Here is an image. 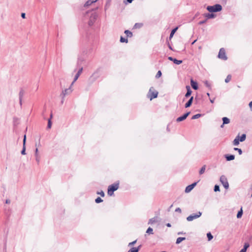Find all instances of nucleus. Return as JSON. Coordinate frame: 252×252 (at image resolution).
<instances>
[{
    "label": "nucleus",
    "instance_id": "nucleus-1",
    "mask_svg": "<svg viewBox=\"0 0 252 252\" xmlns=\"http://www.w3.org/2000/svg\"><path fill=\"white\" fill-rule=\"evenodd\" d=\"M91 13L89 21L88 22L89 25L90 26H92L94 23L95 22V20L97 18V14L96 12L92 10L90 12L88 11L86 12V14H88L89 13Z\"/></svg>",
    "mask_w": 252,
    "mask_h": 252
},
{
    "label": "nucleus",
    "instance_id": "nucleus-2",
    "mask_svg": "<svg viewBox=\"0 0 252 252\" xmlns=\"http://www.w3.org/2000/svg\"><path fill=\"white\" fill-rule=\"evenodd\" d=\"M119 183H116L110 185L108 188V194L110 196H112L114 194V192L119 189Z\"/></svg>",
    "mask_w": 252,
    "mask_h": 252
},
{
    "label": "nucleus",
    "instance_id": "nucleus-3",
    "mask_svg": "<svg viewBox=\"0 0 252 252\" xmlns=\"http://www.w3.org/2000/svg\"><path fill=\"white\" fill-rule=\"evenodd\" d=\"M207 9L210 12H219L221 10L222 6L220 4H216L213 6H208Z\"/></svg>",
    "mask_w": 252,
    "mask_h": 252
},
{
    "label": "nucleus",
    "instance_id": "nucleus-4",
    "mask_svg": "<svg viewBox=\"0 0 252 252\" xmlns=\"http://www.w3.org/2000/svg\"><path fill=\"white\" fill-rule=\"evenodd\" d=\"M202 215V213L200 211L198 212L196 214H192L187 218V220L189 221L193 220L199 218Z\"/></svg>",
    "mask_w": 252,
    "mask_h": 252
},
{
    "label": "nucleus",
    "instance_id": "nucleus-5",
    "mask_svg": "<svg viewBox=\"0 0 252 252\" xmlns=\"http://www.w3.org/2000/svg\"><path fill=\"white\" fill-rule=\"evenodd\" d=\"M153 89V88L151 87L150 89L149 92L148 94V96L149 98H150L151 100L155 98H156L158 96V92L156 91H152Z\"/></svg>",
    "mask_w": 252,
    "mask_h": 252
},
{
    "label": "nucleus",
    "instance_id": "nucleus-6",
    "mask_svg": "<svg viewBox=\"0 0 252 252\" xmlns=\"http://www.w3.org/2000/svg\"><path fill=\"white\" fill-rule=\"evenodd\" d=\"M220 180L224 188L226 189H228L229 188V184L226 177L224 175L221 176Z\"/></svg>",
    "mask_w": 252,
    "mask_h": 252
},
{
    "label": "nucleus",
    "instance_id": "nucleus-7",
    "mask_svg": "<svg viewBox=\"0 0 252 252\" xmlns=\"http://www.w3.org/2000/svg\"><path fill=\"white\" fill-rule=\"evenodd\" d=\"M72 85H70V86L64 90H63L62 93L60 94V96L62 98H64L66 95H68L71 93L72 92V90L71 89V87Z\"/></svg>",
    "mask_w": 252,
    "mask_h": 252
},
{
    "label": "nucleus",
    "instance_id": "nucleus-8",
    "mask_svg": "<svg viewBox=\"0 0 252 252\" xmlns=\"http://www.w3.org/2000/svg\"><path fill=\"white\" fill-rule=\"evenodd\" d=\"M219 58L223 60H226L227 58L225 55V51L224 48H222L220 50L219 54H218Z\"/></svg>",
    "mask_w": 252,
    "mask_h": 252
},
{
    "label": "nucleus",
    "instance_id": "nucleus-9",
    "mask_svg": "<svg viewBox=\"0 0 252 252\" xmlns=\"http://www.w3.org/2000/svg\"><path fill=\"white\" fill-rule=\"evenodd\" d=\"M83 67L81 66L79 68V69L78 70V72H77V73L76 74L74 78V80L73 81V82H72L71 83V85H73V84L76 81V80L78 79V78H79V77L80 76V74L82 73V71H83Z\"/></svg>",
    "mask_w": 252,
    "mask_h": 252
},
{
    "label": "nucleus",
    "instance_id": "nucleus-10",
    "mask_svg": "<svg viewBox=\"0 0 252 252\" xmlns=\"http://www.w3.org/2000/svg\"><path fill=\"white\" fill-rule=\"evenodd\" d=\"M196 184H197V182H194V183H192V184L188 186L186 188L185 192L186 193L189 192L194 188V187L196 185Z\"/></svg>",
    "mask_w": 252,
    "mask_h": 252
},
{
    "label": "nucleus",
    "instance_id": "nucleus-11",
    "mask_svg": "<svg viewBox=\"0 0 252 252\" xmlns=\"http://www.w3.org/2000/svg\"><path fill=\"white\" fill-rule=\"evenodd\" d=\"M189 114H190V112H188L184 114L183 116L178 117L176 119V121L177 122H180L184 121L187 118V117L189 115Z\"/></svg>",
    "mask_w": 252,
    "mask_h": 252
},
{
    "label": "nucleus",
    "instance_id": "nucleus-12",
    "mask_svg": "<svg viewBox=\"0 0 252 252\" xmlns=\"http://www.w3.org/2000/svg\"><path fill=\"white\" fill-rule=\"evenodd\" d=\"M26 135H25L24 136V139H23V149L21 151V154L23 155H26Z\"/></svg>",
    "mask_w": 252,
    "mask_h": 252
},
{
    "label": "nucleus",
    "instance_id": "nucleus-13",
    "mask_svg": "<svg viewBox=\"0 0 252 252\" xmlns=\"http://www.w3.org/2000/svg\"><path fill=\"white\" fill-rule=\"evenodd\" d=\"M168 59L171 61L173 62V63L176 64H180L183 62L182 60H178L176 59H174L171 57H169Z\"/></svg>",
    "mask_w": 252,
    "mask_h": 252
},
{
    "label": "nucleus",
    "instance_id": "nucleus-14",
    "mask_svg": "<svg viewBox=\"0 0 252 252\" xmlns=\"http://www.w3.org/2000/svg\"><path fill=\"white\" fill-rule=\"evenodd\" d=\"M38 148H36L35 150V160L37 163L38 164H39L40 159V156L38 154Z\"/></svg>",
    "mask_w": 252,
    "mask_h": 252
},
{
    "label": "nucleus",
    "instance_id": "nucleus-15",
    "mask_svg": "<svg viewBox=\"0 0 252 252\" xmlns=\"http://www.w3.org/2000/svg\"><path fill=\"white\" fill-rule=\"evenodd\" d=\"M190 84H191L192 88L194 90H196L198 89L197 83L196 82L194 81V80L193 79H191Z\"/></svg>",
    "mask_w": 252,
    "mask_h": 252
},
{
    "label": "nucleus",
    "instance_id": "nucleus-16",
    "mask_svg": "<svg viewBox=\"0 0 252 252\" xmlns=\"http://www.w3.org/2000/svg\"><path fill=\"white\" fill-rule=\"evenodd\" d=\"M84 61V58L82 57H78L77 62V65L78 66H80L83 62Z\"/></svg>",
    "mask_w": 252,
    "mask_h": 252
},
{
    "label": "nucleus",
    "instance_id": "nucleus-17",
    "mask_svg": "<svg viewBox=\"0 0 252 252\" xmlns=\"http://www.w3.org/2000/svg\"><path fill=\"white\" fill-rule=\"evenodd\" d=\"M186 89H187V93L185 94V97H189L191 95L192 91H191V90L190 89V87L189 86H186Z\"/></svg>",
    "mask_w": 252,
    "mask_h": 252
},
{
    "label": "nucleus",
    "instance_id": "nucleus-18",
    "mask_svg": "<svg viewBox=\"0 0 252 252\" xmlns=\"http://www.w3.org/2000/svg\"><path fill=\"white\" fill-rule=\"evenodd\" d=\"M193 99V97L191 96L189 98V99L188 100V101L185 104V106L186 108H188V107H189L190 106V105H191V104L192 103Z\"/></svg>",
    "mask_w": 252,
    "mask_h": 252
},
{
    "label": "nucleus",
    "instance_id": "nucleus-19",
    "mask_svg": "<svg viewBox=\"0 0 252 252\" xmlns=\"http://www.w3.org/2000/svg\"><path fill=\"white\" fill-rule=\"evenodd\" d=\"M24 95V90H21L20 92H19V101H20V104L21 105H22V98H23Z\"/></svg>",
    "mask_w": 252,
    "mask_h": 252
},
{
    "label": "nucleus",
    "instance_id": "nucleus-20",
    "mask_svg": "<svg viewBox=\"0 0 252 252\" xmlns=\"http://www.w3.org/2000/svg\"><path fill=\"white\" fill-rule=\"evenodd\" d=\"M225 157L227 161L232 160L235 158V156L233 155H226Z\"/></svg>",
    "mask_w": 252,
    "mask_h": 252
},
{
    "label": "nucleus",
    "instance_id": "nucleus-21",
    "mask_svg": "<svg viewBox=\"0 0 252 252\" xmlns=\"http://www.w3.org/2000/svg\"><path fill=\"white\" fill-rule=\"evenodd\" d=\"M141 246H139L138 247H132L131 248L128 252H138L140 250Z\"/></svg>",
    "mask_w": 252,
    "mask_h": 252
},
{
    "label": "nucleus",
    "instance_id": "nucleus-22",
    "mask_svg": "<svg viewBox=\"0 0 252 252\" xmlns=\"http://www.w3.org/2000/svg\"><path fill=\"white\" fill-rule=\"evenodd\" d=\"M250 247V244L248 242L244 244L243 248L240 251L241 252H246L247 249Z\"/></svg>",
    "mask_w": 252,
    "mask_h": 252
},
{
    "label": "nucleus",
    "instance_id": "nucleus-23",
    "mask_svg": "<svg viewBox=\"0 0 252 252\" xmlns=\"http://www.w3.org/2000/svg\"><path fill=\"white\" fill-rule=\"evenodd\" d=\"M239 136L238 135L236 137V138L234 139V140L233 141V144L234 146H237L239 144Z\"/></svg>",
    "mask_w": 252,
    "mask_h": 252
},
{
    "label": "nucleus",
    "instance_id": "nucleus-24",
    "mask_svg": "<svg viewBox=\"0 0 252 252\" xmlns=\"http://www.w3.org/2000/svg\"><path fill=\"white\" fill-rule=\"evenodd\" d=\"M205 17L208 19L214 18L215 17V15L213 13H206L204 15Z\"/></svg>",
    "mask_w": 252,
    "mask_h": 252
},
{
    "label": "nucleus",
    "instance_id": "nucleus-25",
    "mask_svg": "<svg viewBox=\"0 0 252 252\" xmlns=\"http://www.w3.org/2000/svg\"><path fill=\"white\" fill-rule=\"evenodd\" d=\"M223 125L228 124L230 123V120L227 117H223L222 119Z\"/></svg>",
    "mask_w": 252,
    "mask_h": 252
},
{
    "label": "nucleus",
    "instance_id": "nucleus-26",
    "mask_svg": "<svg viewBox=\"0 0 252 252\" xmlns=\"http://www.w3.org/2000/svg\"><path fill=\"white\" fill-rule=\"evenodd\" d=\"M124 32L126 34V36L128 37H131L132 36V32H131L129 30H126Z\"/></svg>",
    "mask_w": 252,
    "mask_h": 252
},
{
    "label": "nucleus",
    "instance_id": "nucleus-27",
    "mask_svg": "<svg viewBox=\"0 0 252 252\" xmlns=\"http://www.w3.org/2000/svg\"><path fill=\"white\" fill-rule=\"evenodd\" d=\"M52 118V114H51L50 118L48 120V125L47 128H50L51 127L52 123H51V119Z\"/></svg>",
    "mask_w": 252,
    "mask_h": 252
},
{
    "label": "nucleus",
    "instance_id": "nucleus-28",
    "mask_svg": "<svg viewBox=\"0 0 252 252\" xmlns=\"http://www.w3.org/2000/svg\"><path fill=\"white\" fill-rule=\"evenodd\" d=\"M178 28V27H176L175 28H174V29H173L171 31V33L170 34V36H169V38L170 39H171L173 37L174 34L176 32V31L177 30Z\"/></svg>",
    "mask_w": 252,
    "mask_h": 252
},
{
    "label": "nucleus",
    "instance_id": "nucleus-29",
    "mask_svg": "<svg viewBox=\"0 0 252 252\" xmlns=\"http://www.w3.org/2000/svg\"><path fill=\"white\" fill-rule=\"evenodd\" d=\"M186 239V238L185 237H178L177 240H176V243L177 244H180L182 241H183V240H185Z\"/></svg>",
    "mask_w": 252,
    "mask_h": 252
},
{
    "label": "nucleus",
    "instance_id": "nucleus-30",
    "mask_svg": "<svg viewBox=\"0 0 252 252\" xmlns=\"http://www.w3.org/2000/svg\"><path fill=\"white\" fill-rule=\"evenodd\" d=\"M205 169H206V165H204L200 169L199 172V174L200 175L203 174L205 172Z\"/></svg>",
    "mask_w": 252,
    "mask_h": 252
},
{
    "label": "nucleus",
    "instance_id": "nucleus-31",
    "mask_svg": "<svg viewBox=\"0 0 252 252\" xmlns=\"http://www.w3.org/2000/svg\"><path fill=\"white\" fill-rule=\"evenodd\" d=\"M246 135L245 134H243L240 137H239V140L240 142H243L246 140Z\"/></svg>",
    "mask_w": 252,
    "mask_h": 252
},
{
    "label": "nucleus",
    "instance_id": "nucleus-32",
    "mask_svg": "<svg viewBox=\"0 0 252 252\" xmlns=\"http://www.w3.org/2000/svg\"><path fill=\"white\" fill-rule=\"evenodd\" d=\"M207 236L208 239V241H211L213 238V236L211 233V232H208L207 233Z\"/></svg>",
    "mask_w": 252,
    "mask_h": 252
},
{
    "label": "nucleus",
    "instance_id": "nucleus-33",
    "mask_svg": "<svg viewBox=\"0 0 252 252\" xmlns=\"http://www.w3.org/2000/svg\"><path fill=\"white\" fill-rule=\"evenodd\" d=\"M120 42L122 43H124V42L127 43L128 40L127 38H125L123 37V36H121Z\"/></svg>",
    "mask_w": 252,
    "mask_h": 252
},
{
    "label": "nucleus",
    "instance_id": "nucleus-34",
    "mask_svg": "<svg viewBox=\"0 0 252 252\" xmlns=\"http://www.w3.org/2000/svg\"><path fill=\"white\" fill-rule=\"evenodd\" d=\"M242 214H243V211H242V209L241 208V210L239 211H238V212L237 213V218H240L242 217Z\"/></svg>",
    "mask_w": 252,
    "mask_h": 252
},
{
    "label": "nucleus",
    "instance_id": "nucleus-35",
    "mask_svg": "<svg viewBox=\"0 0 252 252\" xmlns=\"http://www.w3.org/2000/svg\"><path fill=\"white\" fill-rule=\"evenodd\" d=\"M201 116V114H197L196 115H193L191 119H192V120L196 119H198V118H200Z\"/></svg>",
    "mask_w": 252,
    "mask_h": 252
},
{
    "label": "nucleus",
    "instance_id": "nucleus-36",
    "mask_svg": "<svg viewBox=\"0 0 252 252\" xmlns=\"http://www.w3.org/2000/svg\"><path fill=\"white\" fill-rule=\"evenodd\" d=\"M156 218H152V219L149 220L148 223L149 224H153L155 222H156Z\"/></svg>",
    "mask_w": 252,
    "mask_h": 252
},
{
    "label": "nucleus",
    "instance_id": "nucleus-37",
    "mask_svg": "<svg viewBox=\"0 0 252 252\" xmlns=\"http://www.w3.org/2000/svg\"><path fill=\"white\" fill-rule=\"evenodd\" d=\"M92 3H93L92 1H91L90 0H88V1H87L86 2V3L84 4V6L85 7H87V6H88L89 5H91Z\"/></svg>",
    "mask_w": 252,
    "mask_h": 252
},
{
    "label": "nucleus",
    "instance_id": "nucleus-38",
    "mask_svg": "<svg viewBox=\"0 0 252 252\" xmlns=\"http://www.w3.org/2000/svg\"><path fill=\"white\" fill-rule=\"evenodd\" d=\"M231 79V76L230 75H228L226 78L225 79V83H228Z\"/></svg>",
    "mask_w": 252,
    "mask_h": 252
},
{
    "label": "nucleus",
    "instance_id": "nucleus-39",
    "mask_svg": "<svg viewBox=\"0 0 252 252\" xmlns=\"http://www.w3.org/2000/svg\"><path fill=\"white\" fill-rule=\"evenodd\" d=\"M146 233L148 234H153V230L151 227H149L146 231Z\"/></svg>",
    "mask_w": 252,
    "mask_h": 252
},
{
    "label": "nucleus",
    "instance_id": "nucleus-40",
    "mask_svg": "<svg viewBox=\"0 0 252 252\" xmlns=\"http://www.w3.org/2000/svg\"><path fill=\"white\" fill-rule=\"evenodd\" d=\"M103 201V200L99 197H98L97 198L95 199V202L96 203H99L100 202H102Z\"/></svg>",
    "mask_w": 252,
    "mask_h": 252
},
{
    "label": "nucleus",
    "instance_id": "nucleus-41",
    "mask_svg": "<svg viewBox=\"0 0 252 252\" xmlns=\"http://www.w3.org/2000/svg\"><path fill=\"white\" fill-rule=\"evenodd\" d=\"M143 24L141 23H136L134 25V27L135 28H140L142 26Z\"/></svg>",
    "mask_w": 252,
    "mask_h": 252
},
{
    "label": "nucleus",
    "instance_id": "nucleus-42",
    "mask_svg": "<svg viewBox=\"0 0 252 252\" xmlns=\"http://www.w3.org/2000/svg\"><path fill=\"white\" fill-rule=\"evenodd\" d=\"M234 150L237 151L240 155H242V151L241 149L238 148H234Z\"/></svg>",
    "mask_w": 252,
    "mask_h": 252
},
{
    "label": "nucleus",
    "instance_id": "nucleus-43",
    "mask_svg": "<svg viewBox=\"0 0 252 252\" xmlns=\"http://www.w3.org/2000/svg\"><path fill=\"white\" fill-rule=\"evenodd\" d=\"M94 74H93L89 78V81L93 82L95 80L96 78L94 77Z\"/></svg>",
    "mask_w": 252,
    "mask_h": 252
},
{
    "label": "nucleus",
    "instance_id": "nucleus-44",
    "mask_svg": "<svg viewBox=\"0 0 252 252\" xmlns=\"http://www.w3.org/2000/svg\"><path fill=\"white\" fill-rule=\"evenodd\" d=\"M214 191L215 192L220 191V187L218 185H215L214 187Z\"/></svg>",
    "mask_w": 252,
    "mask_h": 252
},
{
    "label": "nucleus",
    "instance_id": "nucleus-45",
    "mask_svg": "<svg viewBox=\"0 0 252 252\" xmlns=\"http://www.w3.org/2000/svg\"><path fill=\"white\" fill-rule=\"evenodd\" d=\"M97 194H99L102 197H104L105 195L104 192L102 190L97 192Z\"/></svg>",
    "mask_w": 252,
    "mask_h": 252
},
{
    "label": "nucleus",
    "instance_id": "nucleus-46",
    "mask_svg": "<svg viewBox=\"0 0 252 252\" xmlns=\"http://www.w3.org/2000/svg\"><path fill=\"white\" fill-rule=\"evenodd\" d=\"M161 74H162V73H161V71H160V70L158 71V72H157L156 76V78H158L160 77L161 76Z\"/></svg>",
    "mask_w": 252,
    "mask_h": 252
},
{
    "label": "nucleus",
    "instance_id": "nucleus-47",
    "mask_svg": "<svg viewBox=\"0 0 252 252\" xmlns=\"http://www.w3.org/2000/svg\"><path fill=\"white\" fill-rule=\"evenodd\" d=\"M136 242V240H135L132 242H130L128 244V246L129 247V246H133L134 245Z\"/></svg>",
    "mask_w": 252,
    "mask_h": 252
},
{
    "label": "nucleus",
    "instance_id": "nucleus-48",
    "mask_svg": "<svg viewBox=\"0 0 252 252\" xmlns=\"http://www.w3.org/2000/svg\"><path fill=\"white\" fill-rule=\"evenodd\" d=\"M206 22H207V19L204 20L200 21L198 24L199 25H202V24L205 23Z\"/></svg>",
    "mask_w": 252,
    "mask_h": 252
},
{
    "label": "nucleus",
    "instance_id": "nucleus-49",
    "mask_svg": "<svg viewBox=\"0 0 252 252\" xmlns=\"http://www.w3.org/2000/svg\"><path fill=\"white\" fill-rule=\"evenodd\" d=\"M205 84L206 87H207L208 88H210L211 87V85L210 84V83L207 81H206L205 82Z\"/></svg>",
    "mask_w": 252,
    "mask_h": 252
},
{
    "label": "nucleus",
    "instance_id": "nucleus-50",
    "mask_svg": "<svg viewBox=\"0 0 252 252\" xmlns=\"http://www.w3.org/2000/svg\"><path fill=\"white\" fill-rule=\"evenodd\" d=\"M175 212L181 213L182 212L181 209L180 208H177L175 209Z\"/></svg>",
    "mask_w": 252,
    "mask_h": 252
},
{
    "label": "nucleus",
    "instance_id": "nucleus-51",
    "mask_svg": "<svg viewBox=\"0 0 252 252\" xmlns=\"http://www.w3.org/2000/svg\"><path fill=\"white\" fill-rule=\"evenodd\" d=\"M21 17L22 18L25 19L26 18V14L25 13H22Z\"/></svg>",
    "mask_w": 252,
    "mask_h": 252
},
{
    "label": "nucleus",
    "instance_id": "nucleus-52",
    "mask_svg": "<svg viewBox=\"0 0 252 252\" xmlns=\"http://www.w3.org/2000/svg\"><path fill=\"white\" fill-rule=\"evenodd\" d=\"M249 105L251 109H252V101L249 103Z\"/></svg>",
    "mask_w": 252,
    "mask_h": 252
},
{
    "label": "nucleus",
    "instance_id": "nucleus-53",
    "mask_svg": "<svg viewBox=\"0 0 252 252\" xmlns=\"http://www.w3.org/2000/svg\"><path fill=\"white\" fill-rule=\"evenodd\" d=\"M214 100H215V98L212 99H210V102L212 103H213L214 102Z\"/></svg>",
    "mask_w": 252,
    "mask_h": 252
},
{
    "label": "nucleus",
    "instance_id": "nucleus-54",
    "mask_svg": "<svg viewBox=\"0 0 252 252\" xmlns=\"http://www.w3.org/2000/svg\"><path fill=\"white\" fill-rule=\"evenodd\" d=\"M10 201L9 200L7 199V200H6V203H7V204H9V203H10Z\"/></svg>",
    "mask_w": 252,
    "mask_h": 252
},
{
    "label": "nucleus",
    "instance_id": "nucleus-55",
    "mask_svg": "<svg viewBox=\"0 0 252 252\" xmlns=\"http://www.w3.org/2000/svg\"><path fill=\"white\" fill-rule=\"evenodd\" d=\"M166 226H167V227H171V224H170V223H167V224H166Z\"/></svg>",
    "mask_w": 252,
    "mask_h": 252
},
{
    "label": "nucleus",
    "instance_id": "nucleus-56",
    "mask_svg": "<svg viewBox=\"0 0 252 252\" xmlns=\"http://www.w3.org/2000/svg\"><path fill=\"white\" fill-rule=\"evenodd\" d=\"M64 99V98H62V100H61V103H62V104H63V103Z\"/></svg>",
    "mask_w": 252,
    "mask_h": 252
},
{
    "label": "nucleus",
    "instance_id": "nucleus-57",
    "mask_svg": "<svg viewBox=\"0 0 252 252\" xmlns=\"http://www.w3.org/2000/svg\"><path fill=\"white\" fill-rule=\"evenodd\" d=\"M91 1H92V3H94L97 0H90Z\"/></svg>",
    "mask_w": 252,
    "mask_h": 252
},
{
    "label": "nucleus",
    "instance_id": "nucleus-58",
    "mask_svg": "<svg viewBox=\"0 0 252 252\" xmlns=\"http://www.w3.org/2000/svg\"><path fill=\"white\" fill-rule=\"evenodd\" d=\"M132 1H133V0H127V1L128 3H131Z\"/></svg>",
    "mask_w": 252,
    "mask_h": 252
},
{
    "label": "nucleus",
    "instance_id": "nucleus-59",
    "mask_svg": "<svg viewBox=\"0 0 252 252\" xmlns=\"http://www.w3.org/2000/svg\"><path fill=\"white\" fill-rule=\"evenodd\" d=\"M183 234H184V233L183 232H179L178 233V235Z\"/></svg>",
    "mask_w": 252,
    "mask_h": 252
},
{
    "label": "nucleus",
    "instance_id": "nucleus-60",
    "mask_svg": "<svg viewBox=\"0 0 252 252\" xmlns=\"http://www.w3.org/2000/svg\"><path fill=\"white\" fill-rule=\"evenodd\" d=\"M168 47H169V48L170 49L172 50V48L171 46L170 45H168Z\"/></svg>",
    "mask_w": 252,
    "mask_h": 252
},
{
    "label": "nucleus",
    "instance_id": "nucleus-61",
    "mask_svg": "<svg viewBox=\"0 0 252 252\" xmlns=\"http://www.w3.org/2000/svg\"><path fill=\"white\" fill-rule=\"evenodd\" d=\"M224 125L223 124L220 126V127L222 128L223 127Z\"/></svg>",
    "mask_w": 252,
    "mask_h": 252
},
{
    "label": "nucleus",
    "instance_id": "nucleus-62",
    "mask_svg": "<svg viewBox=\"0 0 252 252\" xmlns=\"http://www.w3.org/2000/svg\"><path fill=\"white\" fill-rule=\"evenodd\" d=\"M196 41V40H195L193 42H192V44H193Z\"/></svg>",
    "mask_w": 252,
    "mask_h": 252
},
{
    "label": "nucleus",
    "instance_id": "nucleus-63",
    "mask_svg": "<svg viewBox=\"0 0 252 252\" xmlns=\"http://www.w3.org/2000/svg\"><path fill=\"white\" fill-rule=\"evenodd\" d=\"M207 95L208 96H210V94H209V93H207Z\"/></svg>",
    "mask_w": 252,
    "mask_h": 252
},
{
    "label": "nucleus",
    "instance_id": "nucleus-64",
    "mask_svg": "<svg viewBox=\"0 0 252 252\" xmlns=\"http://www.w3.org/2000/svg\"><path fill=\"white\" fill-rule=\"evenodd\" d=\"M165 252V251H162V252Z\"/></svg>",
    "mask_w": 252,
    "mask_h": 252
}]
</instances>
